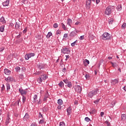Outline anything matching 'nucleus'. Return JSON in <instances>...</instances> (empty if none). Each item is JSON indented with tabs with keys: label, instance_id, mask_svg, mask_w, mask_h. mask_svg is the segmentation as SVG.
Listing matches in <instances>:
<instances>
[{
	"label": "nucleus",
	"instance_id": "nucleus-17",
	"mask_svg": "<svg viewBox=\"0 0 126 126\" xmlns=\"http://www.w3.org/2000/svg\"><path fill=\"white\" fill-rule=\"evenodd\" d=\"M9 0H6L5 1L2 3V5L3 6H8V4H9Z\"/></svg>",
	"mask_w": 126,
	"mask_h": 126
},
{
	"label": "nucleus",
	"instance_id": "nucleus-7",
	"mask_svg": "<svg viewBox=\"0 0 126 126\" xmlns=\"http://www.w3.org/2000/svg\"><path fill=\"white\" fill-rule=\"evenodd\" d=\"M37 68H39V69H44L45 67H46V65L45 64L39 63L37 65Z\"/></svg>",
	"mask_w": 126,
	"mask_h": 126
},
{
	"label": "nucleus",
	"instance_id": "nucleus-16",
	"mask_svg": "<svg viewBox=\"0 0 126 126\" xmlns=\"http://www.w3.org/2000/svg\"><path fill=\"white\" fill-rule=\"evenodd\" d=\"M40 77L42 80H46V79H47V78H48V76H47V75L44 74L41 75Z\"/></svg>",
	"mask_w": 126,
	"mask_h": 126
},
{
	"label": "nucleus",
	"instance_id": "nucleus-45",
	"mask_svg": "<svg viewBox=\"0 0 126 126\" xmlns=\"http://www.w3.org/2000/svg\"><path fill=\"white\" fill-rule=\"evenodd\" d=\"M126 24L124 23L122 26V29H126Z\"/></svg>",
	"mask_w": 126,
	"mask_h": 126
},
{
	"label": "nucleus",
	"instance_id": "nucleus-21",
	"mask_svg": "<svg viewBox=\"0 0 126 126\" xmlns=\"http://www.w3.org/2000/svg\"><path fill=\"white\" fill-rule=\"evenodd\" d=\"M67 24L68 25H69V26H70V25L72 24V20L71 19H68Z\"/></svg>",
	"mask_w": 126,
	"mask_h": 126
},
{
	"label": "nucleus",
	"instance_id": "nucleus-42",
	"mask_svg": "<svg viewBox=\"0 0 126 126\" xmlns=\"http://www.w3.org/2000/svg\"><path fill=\"white\" fill-rule=\"evenodd\" d=\"M21 69L20 68V67L19 66H17L15 67V70H16V71H19Z\"/></svg>",
	"mask_w": 126,
	"mask_h": 126
},
{
	"label": "nucleus",
	"instance_id": "nucleus-5",
	"mask_svg": "<svg viewBox=\"0 0 126 126\" xmlns=\"http://www.w3.org/2000/svg\"><path fill=\"white\" fill-rule=\"evenodd\" d=\"M61 52L63 54H69L70 53V50H69V48L65 47L61 49Z\"/></svg>",
	"mask_w": 126,
	"mask_h": 126
},
{
	"label": "nucleus",
	"instance_id": "nucleus-1",
	"mask_svg": "<svg viewBox=\"0 0 126 126\" xmlns=\"http://www.w3.org/2000/svg\"><path fill=\"white\" fill-rule=\"evenodd\" d=\"M101 39H102V40H104L105 41H109V40L111 39V34L108 32H104L101 35Z\"/></svg>",
	"mask_w": 126,
	"mask_h": 126
},
{
	"label": "nucleus",
	"instance_id": "nucleus-34",
	"mask_svg": "<svg viewBox=\"0 0 126 126\" xmlns=\"http://www.w3.org/2000/svg\"><path fill=\"white\" fill-rule=\"evenodd\" d=\"M96 113V110L94 108H92L91 110L90 114H95Z\"/></svg>",
	"mask_w": 126,
	"mask_h": 126
},
{
	"label": "nucleus",
	"instance_id": "nucleus-59",
	"mask_svg": "<svg viewBox=\"0 0 126 126\" xmlns=\"http://www.w3.org/2000/svg\"><path fill=\"white\" fill-rule=\"evenodd\" d=\"M4 50V47H1L0 48V52H2Z\"/></svg>",
	"mask_w": 126,
	"mask_h": 126
},
{
	"label": "nucleus",
	"instance_id": "nucleus-32",
	"mask_svg": "<svg viewBox=\"0 0 126 126\" xmlns=\"http://www.w3.org/2000/svg\"><path fill=\"white\" fill-rule=\"evenodd\" d=\"M6 85L7 90H9L10 89V85L9 84V83H7L6 84Z\"/></svg>",
	"mask_w": 126,
	"mask_h": 126
},
{
	"label": "nucleus",
	"instance_id": "nucleus-6",
	"mask_svg": "<svg viewBox=\"0 0 126 126\" xmlns=\"http://www.w3.org/2000/svg\"><path fill=\"white\" fill-rule=\"evenodd\" d=\"M112 13V9L111 7L108 6L105 11V14L106 15H110Z\"/></svg>",
	"mask_w": 126,
	"mask_h": 126
},
{
	"label": "nucleus",
	"instance_id": "nucleus-56",
	"mask_svg": "<svg viewBox=\"0 0 126 126\" xmlns=\"http://www.w3.org/2000/svg\"><path fill=\"white\" fill-rule=\"evenodd\" d=\"M3 90H4V85L3 84L1 89V91H3Z\"/></svg>",
	"mask_w": 126,
	"mask_h": 126
},
{
	"label": "nucleus",
	"instance_id": "nucleus-36",
	"mask_svg": "<svg viewBox=\"0 0 126 126\" xmlns=\"http://www.w3.org/2000/svg\"><path fill=\"white\" fill-rule=\"evenodd\" d=\"M35 38H36V39H38V40H41V35L40 34H37L35 35Z\"/></svg>",
	"mask_w": 126,
	"mask_h": 126
},
{
	"label": "nucleus",
	"instance_id": "nucleus-51",
	"mask_svg": "<svg viewBox=\"0 0 126 126\" xmlns=\"http://www.w3.org/2000/svg\"><path fill=\"white\" fill-rule=\"evenodd\" d=\"M63 81L66 84H67L70 82V81H68V80H67V79L63 80Z\"/></svg>",
	"mask_w": 126,
	"mask_h": 126
},
{
	"label": "nucleus",
	"instance_id": "nucleus-53",
	"mask_svg": "<svg viewBox=\"0 0 126 126\" xmlns=\"http://www.w3.org/2000/svg\"><path fill=\"white\" fill-rule=\"evenodd\" d=\"M27 32V28H26L23 31V33L25 34Z\"/></svg>",
	"mask_w": 126,
	"mask_h": 126
},
{
	"label": "nucleus",
	"instance_id": "nucleus-15",
	"mask_svg": "<svg viewBox=\"0 0 126 126\" xmlns=\"http://www.w3.org/2000/svg\"><path fill=\"white\" fill-rule=\"evenodd\" d=\"M5 80L7 82L13 81V80H14V79L12 77H8L7 78H5Z\"/></svg>",
	"mask_w": 126,
	"mask_h": 126
},
{
	"label": "nucleus",
	"instance_id": "nucleus-35",
	"mask_svg": "<svg viewBox=\"0 0 126 126\" xmlns=\"http://www.w3.org/2000/svg\"><path fill=\"white\" fill-rule=\"evenodd\" d=\"M42 81H43V80H42V78H41V77H39V78L37 79V82H38V83L41 84L42 83Z\"/></svg>",
	"mask_w": 126,
	"mask_h": 126
},
{
	"label": "nucleus",
	"instance_id": "nucleus-18",
	"mask_svg": "<svg viewBox=\"0 0 126 126\" xmlns=\"http://www.w3.org/2000/svg\"><path fill=\"white\" fill-rule=\"evenodd\" d=\"M39 125H44V124H46V122L45 121V119L42 118L41 120H40L39 122Z\"/></svg>",
	"mask_w": 126,
	"mask_h": 126
},
{
	"label": "nucleus",
	"instance_id": "nucleus-13",
	"mask_svg": "<svg viewBox=\"0 0 126 126\" xmlns=\"http://www.w3.org/2000/svg\"><path fill=\"white\" fill-rule=\"evenodd\" d=\"M4 73L6 74V75H9L10 73H11V71L9 70L7 68H5L4 69Z\"/></svg>",
	"mask_w": 126,
	"mask_h": 126
},
{
	"label": "nucleus",
	"instance_id": "nucleus-39",
	"mask_svg": "<svg viewBox=\"0 0 126 126\" xmlns=\"http://www.w3.org/2000/svg\"><path fill=\"white\" fill-rule=\"evenodd\" d=\"M24 119H29V114H28V113H26L24 117Z\"/></svg>",
	"mask_w": 126,
	"mask_h": 126
},
{
	"label": "nucleus",
	"instance_id": "nucleus-24",
	"mask_svg": "<svg viewBox=\"0 0 126 126\" xmlns=\"http://www.w3.org/2000/svg\"><path fill=\"white\" fill-rule=\"evenodd\" d=\"M52 35H53V33H52V32H49L47 35H46V38H47V39H49V38H50V37H51Z\"/></svg>",
	"mask_w": 126,
	"mask_h": 126
},
{
	"label": "nucleus",
	"instance_id": "nucleus-46",
	"mask_svg": "<svg viewBox=\"0 0 126 126\" xmlns=\"http://www.w3.org/2000/svg\"><path fill=\"white\" fill-rule=\"evenodd\" d=\"M53 27L54 28H58V27H59V25H58V23H55L53 25Z\"/></svg>",
	"mask_w": 126,
	"mask_h": 126
},
{
	"label": "nucleus",
	"instance_id": "nucleus-29",
	"mask_svg": "<svg viewBox=\"0 0 126 126\" xmlns=\"http://www.w3.org/2000/svg\"><path fill=\"white\" fill-rule=\"evenodd\" d=\"M63 100L59 99L58 100V104H59V105H63Z\"/></svg>",
	"mask_w": 126,
	"mask_h": 126
},
{
	"label": "nucleus",
	"instance_id": "nucleus-23",
	"mask_svg": "<svg viewBox=\"0 0 126 126\" xmlns=\"http://www.w3.org/2000/svg\"><path fill=\"white\" fill-rule=\"evenodd\" d=\"M117 10L119 11H121L122 10V5L121 4H119L117 7H116Z\"/></svg>",
	"mask_w": 126,
	"mask_h": 126
},
{
	"label": "nucleus",
	"instance_id": "nucleus-10",
	"mask_svg": "<svg viewBox=\"0 0 126 126\" xmlns=\"http://www.w3.org/2000/svg\"><path fill=\"white\" fill-rule=\"evenodd\" d=\"M86 7L87 9H90V6H91V0H88L86 1Z\"/></svg>",
	"mask_w": 126,
	"mask_h": 126
},
{
	"label": "nucleus",
	"instance_id": "nucleus-41",
	"mask_svg": "<svg viewBox=\"0 0 126 126\" xmlns=\"http://www.w3.org/2000/svg\"><path fill=\"white\" fill-rule=\"evenodd\" d=\"M22 100H23V103H25V101H26V97L24 96V95H22Z\"/></svg>",
	"mask_w": 126,
	"mask_h": 126
},
{
	"label": "nucleus",
	"instance_id": "nucleus-63",
	"mask_svg": "<svg viewBox=\"0 0 126 126\" xmlns=\"http://www.w3.org/2000/svg\"><path fill=\"white\" fill-rule=\"evenodd\" d=\"M103 115H104V112H101L100 113V117H103Z\"/></svg>",
	"mask_w": 126,
	"mask_h": 126
},
{
	"label": "nucleus",
	"instance_id": "nucleus-60",
	"mask_svg": "<svg viewBox=\"0 0 126 126\" xmlns=\"http://www.w3.org/2000/svg\"><path fill=\"white\" fill-rule=\"evenodd\" d=\"M63 59H62L60 62V65H62V64H63Z\"/></svg>",
	"mask_w": 126,
	"mask_h": 126
},
{
	"label": "nucleus",
	"instance_id": "nucleus-22",
	"mask_svg": "<svg viewBox=\"0 0 126 126\" xmlns=\"http://www.w3.org/2000/svg\"><path fill=\"white\" fill-rule=\"evenodd\" d=\"M0 22H1L2 23H5V20H4V17L3 16L0 18Z\"/></svg>",
	"mask_w": 126,
	"mask_h": 126
},
{
	"label": "nucleus",
	"instance_id": "nucleus-26",
	"mask_svg": "<svg viewBox=\"0 0 126 126\" xmlns=\"http://www.w3.org/2000/svg\"><path fill=\"white\" fill-rule=\"evenodd\" d=\"M61 26L62 27L63 29V30H64L65 31H66L67 29L66 28V27H65V25H64L63 23H62Z\"/></svg>",
	"mask_w": 126,
	"mask_h": 126
},
{
	"label": "nucleus",
	"instance_id": "nucleus-20",
	"mask_svg": "<svg viewBox=\"0 0 126 126\" xmlns=\"http://www.w3.org/2000/svg\"><path fill=\"white\" fill-rule=\"evenodd\" d=\"M59 86L61 87V88H63V87L64 86V84H63V81H61L59 84H58Z\"/></svg>",
	"mask_w": 126,
	"mask_h": 126
},
{
	"label": "nucleus",
	"instance_id": "nucleus-58",
	"mask_svg": "<svg viewBox=\"0 0 126 126\" xmlns=\"http://www.w3.org/2000/svg\"><path fill=\"white\" fill-rule=\"evenodd\" d=\"M62 71L63 72H65V71H66V69L65 68V67L63 68Z\"/></svg>",
	"mask_w": 126,
	"mask_h": 126
},
{
	"label": "nucleus",
	"instance_id": "nucleus-4",
	"mask_svg": "<svg viewBox=\"0 0 126 126\" xmlns=\"http://www.w3.org/2000/svg\"><path fill=\"white\" fill-rule=\"evenodd\" d=\"M78 32V31L76 29H75V30L71 32L70 33V34H69V37H70L71 38H73V37H75V36L77 35Z\"/></svg>",
	"mask_w": 126,
	"mask_h": 126
},
{
	"label": "nucleus",
	"instance_id": "nucleus-11",
	"mask_svg": "<svg viewBox=\"0 0 126 126\" xmlns=\"http://www.w3.org/2000/svg\"><path fill=\"white\" fill-rule=\"evenodd\" d=\"M19 91L20 93L21 94L22 96H24V95H26V94H27V91L22 89H19Z\"/></svg>",
	"mask_w": 126,
	"mask_h": 126
},
{
	"label": "nucleus",
	"instance_id": "nucleus-44",
	"mask_svg": "<svg viewBox=\"0 0 126 126\" xmlns=\"http://www.w3.org/2000/svg\"><path fill=\"white\" fill-rule=\"evenodd\" d=\"M62 32L60 30H57L56 31V35H61Z\"/></svg>",
	"mask_w": 126,
	"mask_h": 126
},
{
	"label": "nucleus",
	"instance_id": "nucleus-62",
	"mask_svg": "<svg viewBox=\"0 0 126 126\" xmlns=\"http://www.w3.org/2000/svg\"><path fill=\"white\" fill-rule=\"evenodd\" d=\"M80 24V22H77L76 23H75V25H79Z\"/></svg>",
	"mask_w": 126,
	"mask_h": 126
},
{
	"label": "nucleus",
	"instance_id": "nucleus-14",
	"mask_svg": "<svg viewBox=\"0 0 126 126\" xmlns=\"http://www.w3.org/2000/svg\"><path fill=\"white\" fill-rule=\"evenodd\" d=\"M72 110V109L71 108V107H69L67 110V116H70V115L71 114V110Z\"/></svg>",
	"mask_w": 126,
	"mask_h": 126
},
{
	"label": "nucleus",
	"instance_id": "nucleus-54",
	"mask_svg": "<svg viewBox=\"0 0 126 126\" xmlns=\"http://www.w3.org/2000/svg\"><path fill=\"white\" fill-rule=\"evenodd\" d=\"M84 39V35H82L80 37V40H83Z\"/></svg>",
	"mask_w": 126,
	"mask_h": 126
},
{
	"label": "nucleus",
	"instance_id": "nucleus-8",
	"mask_svg": "<svg viewBox=\"0 0 126 126\" xmlns=\"http://www.w3.org/2000/svg\"><path fill=\"white\" fill-rule=\"evenodd\" d=\"M75 91L77 92V93H81V91H82V88L79 85H77L75 86Z\"/></svg>",
	"mask_w": 126,
	"mask_h": 126
},
{
	"label": "nucleus",
	"instance_id": "nucleus-9",
	"mask_svg": "<svg viewBox=\"0 0 126 126\" xmlns=\"http://www.w3.org/2000/svg\"><path fill=\"white\" fill-rule=\"evenodd\" d=\"M49 97H50V94H49V93L48 91H46L44 95L43 101L44 102H47V100H48V98H49Z\"/></svg>",
	"mask_w": 126,
	"mask_h": 126
},
{
	"label": "nucleus",
	"instance_id": "nucleus-31",
	"mask_svg": "<svg viewBox=\"0 0 126 126\" xmlns=\"http://www.w3.org/2000/svg\"><path fill=\"white\" fill-rule=\"evenodd\" d=\"M19 79H21L22 80V79H23V78H24V75H23V74H19Z\"/></svg>",
	"mask_w": 126,
	"mask_h": 126
},
{
	"label": "nucleus",
	"instance_id": "nucleus-2",
	"mask_svg": "<svg viewBox=\"0 0 126 126\" xmlns=\"http://www.w3.org/2000/svg\"><path fill=\"white\" fill-rule=\"evenodd\" d=\"M98 93V90H94L88 93V96L90 98H92V97L96 95Z\"/></svg>",
	"mask_w": 126,
	"mask_h": 126
},
{
	"label": "nucleus",
	"instance_id": "nucleus-28",
	"mask_svg": "<svg viewBox=\"0 0 126 126\" xmlns=\"http://www.w3.org/2000/svg\"><path fill=\"white\" fill-rule=\"evenodd\" d=\"M66 86H67V87H68L69 88H71V87H72V85L71 84V82L70 81L67 84Z\"/></svg>",
	"mask_w": 126,
	"mask_h": 126
},
{
	"label": "nucleus",
	"instance_id": "nucleus-40",
	"mask_svg": "<svg viewBox=\"0 0 126 126\" xmlns=\"http://www.w3.org/2000/svg\"><path fill=\"white\" fill-rule=\"evenodd\" d=\"M99 102H100V98L96 99L94 101V104H99Z\"/></svg>",
	"mask_w": 126,
	"mask_h": 126
},
{
	"label": "nucleus",
	"instance_id": "nucleus-27",
	"mask_svg": "<svg viewBox=\"0 0 126 126\" xmlns=\"http://www.w3.org/2000/svg\"><path fill=\"white\" fill-rule=\"evenodd\" d=\"M20 28V24L19 23L16 22L15 24V28L16 29H19Z\"/></svg>",
	"mask_w": 126,
	"mask_h": 126
},
{
	"label": "nucleus",
	"instance_id": "nucleus-19",
	"mask_svg": "<svg viewBox=\"0 0 126 126\" xmlns=\"http://www.w3.org/2000/svg\"><path fill=\"white\" fill-rule=\"evenodd\" d=\"M126 115L125 114H122L121 115V120L122 121H126Z\"/></svg>",
	"mask_w": 126,
	"mask_h": 126
},
{
	"label": "nucleus",
	"instance_id": "nucleus-47",
	"mask_svg": "<svg viewBox=\"0 0 126 126\" xmlns=\"http://www.w3.org/2000/svg\"><path fill=\"white\" fill-rule=\"evenodd\" d=\"M60 126H65V124H64V122H60Z\"/></svg>",
	"mask_w": 126,
	"mask_h": 126
},
{
	"label": "nucleus",
	"instance_id": "nucleus-64",
	"mask_svg": "<svg viewBox=\"0 0 126 126\" xmlns=\"http://www.w3.org/2000/svg\"><path fill=\"white\" fill-rule=\"evenodd\" d=\"M31 126H36V125L35 124V123H32Z\"/></svg>",
	"mask_w": 126,
	"mask_h": 126
},
{
	"label": "nucleus",
	"instance_id": "nucleus-50",
	"mask_svg": "<svg viewBox=\"0 0 126 126\" xmlns=\"http://www.w3.org/2000/svg\"><path fill=\"white\" fill-rule=\"evenodd\" d=\"M85 77H86V78L87 79H89V78L90 77V76L89 75V74H86L85 76Z\"/></svg>",
	"mask_w": 126,
	"mask_h": 126
},
{
	"label": "nucleus",
	"instance_id": "nucleus-55",
	"mask_svg": "<svg viewBox=\"0 0 126 126\" xmlns=\"http://www.w3.org/2000/svg\"><path fill=\"white\" fill-rule=\"evenodd\" d=\"M68 34H67V33H65V34H64L63 37H64V38H66L68 36Z\"/></svg>",
	"mask_w": 126,
	"mask_h": 126
},
{
	"label": "nucleus",
	"instance_id": "nucleus-37",
	"mask_svg": "<svg viewBox=\"0 0 126 126\" xmlns=\"http://www.w3.org/2000/svg\"><path fill=\"white\" fill-rule=\"evenodd\" d=\"M25 60H26L27 61H28V60H29V59H30V57H29V55L28 54H26L25 56Z\"/></svg>",
	"mask_w": 126,
	"mask_h": 126
},
{
	"label": "nucleus",
	"instance_id": "nucleus-52",
	"mask_svg": "<svg viewBox=\"0 0 126 126\" xmlns=\"http://www.w3.org/2000/svg\"><path fill=\"white\" fill-rule=\"evenodd\" d=\"M115 105H116V102H114L111 103L110 106L111 107V108H113L114 106H115Z\"/></svg>",
	"mask_w": 126,
	"mask_h": 126
},
{
	"label": "nucleus",
	"instance_id": "nucleus-48",
	"mask_svg": "<svg viewBox=\"0 0 126 126\" xmlns=\"http://www.w3.org/2000/svg\"><path fill=\"white\" fill-rule=\"evenodd\" d=\"M38 118H41L42 119H44L43 117V114H41V112L39 113Z\"/></svg>",
	"mask_w": 126,
	"mask_h": 126
},
{
	"label": "nucleus",
	"instance_id": "nucleus-57",
	"mask_svg": "<svg viewBox=\"0 0 126 126\" xmlns=\"http://www.w3.org/2000/svg\"><path fill=\"white\" fill-rule=\"evenodd\" d=\"M85 61L86 62V63H87L88 64H89V63H90L89 60H88L87 59H85Z\"/></svg>",
	"mask_w": 126,
	"mask_h": 126
},
{
	"label": "nucleus",
	"instance_id": "nucleus-43",
	"mask_svg": "<svg viewBox=\"0 0 126 126\" xmlns=\"http://www.w3.org/2000/svg\"><path fill=\"white\" fill-rule=\"evenodd\" d=\"M114 21V20L113 19H110L108 21L109 24H113V22Z\"/></svg>",
	"mask_w": 126,
	"mask_h": 126
},
{
	"label": "nucleus",
	"instance_id": "nucleus-49",
	"mask_svg": "<svg viewBox=\"0 0 126 126\" xmlns=\"http://www.w3.org/2000/svg\"><path fill=\"white\" fill-rule=\"evenodd\" d=\"M85 121H86V122H90V118H88V117H86L85 118Z\"/></svg>",
	"mask_w": 126,
	"mask_h": 126
},
{
	"label": "nucleus",
	"instance_id": "nucleus-12",
	"mask_svg": "<svg viewBox=\"0 0 126 126\" xmlns=\"http://www.w3.org/2000/svg\"><path fill=\"white\" fill-rule=\"evenodd\" d=\"M111 85H116L119 83V80L115 79L114 80H112L111 81Z\"/></svg>",
	"mask_w": 126,
	"mask_h": 126
},
{
	"label": "nucleus",
	"instance_id": "nucleus-3",
	"mask_svg": "<svg viewBox=\"0 0 126 126\" xmlns=\"http://www.w3.org/2000/svg\"><path fill=\"white\" fill-rule=\"evenodd\" d=\"M33 101L34 103H36L37 105H40V104H42V101H41V99L40 98L38 100V95L37 94H35L33 96Z\"/></svg>",
	"mask_w": 126,
	"mask_h": 126
},
{
	"label": "nucleus",
	"instance_id": "nucleus-25",
	"mask_svg": "<svg viewBox=\"0 0 126 126\" xmlns=\"http://www.w3.org/2000/svg\"><path fill=\"white\" fill-rule=\"evenodd\" d=\"M10 118H9V116H7V119H6V121L5 122V124H6V125H8V124H9Z\"/></svg>",
	"mask_w": 126,
	"mask_h": 126
},
{
	"label": "nucleus",
	"instance_id": "nucleus-61",
	"mask_svg": "<svg viewBox=\"0 0 126 126\" xmlns=\"http://www.w3.org/2000/svg\"><path fill=\"white\" fill-rule=\"evenodd\" d=\"M66 59L65 61H67V59H69V55H66Z\"/></svg>",
	"mask_w": 126,
	"mask_h": 126
},
{
	"label": "nucleus",
	"instance_id": "nucleus-33",
	"mask_svg": "<svg viewBox=\"0 0 126 126\" xmlns=\"http://www.w3.org/2000/svg\"><path fill=\"white\" fill-rule=\"evenodd\" d=\"M28 54L29 55V57H30V58H32V57H34L35 56V53H31Z\"/></svg>",
	"mask_w": 126,
	"mask_h": 126
},
{
	"label": "nucleus",
	"instance_id": "nucleus-30",
	"mask_svg": "<svg viewBox=\"0 0 126 126\" xmlns=\"http://www.w3.org/2000/svg\"><path fill=\"white\" fill-rule=\"evenodd\" d=\"M0 32H3V31H4V25L1 26L0 27Z\"/></svg>",
	"mask_w": 126,
	"mask_h": 126
},
{
	"label": "nucleus",
	"instance_id": "nucleus-38",
	"mask_svg": "<svg viewBox=\"0 0 126 126\" xmlns=\"http://www.w3.org/2000/svg\"><path fill=\"white\" fill-rule=\"evenodd\" d=\"M110 63H111L113 67H116V66H117V63H114L112 62H111Z\"/></svg>",
	"mask_w": 126,
	"mask_h": 126
}]
</instances>
